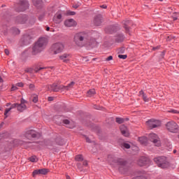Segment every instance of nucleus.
<instances>
[{
	"label": "nucleus",
	"instance_id": "nucleus-1",
	"mask_svg": "<svg viewBox=\"0 0 179 179\" xmlns=\"http://www.w3.org/2000/svg\"><path fill=\"white\" fill-rule=\"evenodd\" d=\"M73 41L78 47H83L90 43V36L87 32H78L74 35Z\"/></svg>",
	"mask_w": 179,
	"mask_h": 179
},
{
	"label": "nucleus",
	"instance_id": "nucleus-2",
	"mask_svg": "<svg viewBox=\"0 0 179 179\" xmlns=\"http://www.w3.org/2000/svg\"><path fill=\"white\" fill-rule=\"evenodd\" d=\"M48 43V40L46 38H40L32 48V55H37V54H40V52L45 48Z\"/></svg>",
	"mask_w": 179,
	"mask_h": 179
},
{
	"label": "nucleus",
	"instance_id": "nucleus-3",
	"mask_svg": "<svg viewBox=\"0 0 179 179\" xmlns=\"http://www.w3.org/2000/svg\"><path fill=\"white\" fill-rule=\"evenodd\" d=\"M154 160L158 167H160L161 169H167V167L170 166V163H169L166 157H159L157 158H155Z\"/></svg>",
	"mask_w": 179,
	"mask_h": 179
},
{
	"label": "nucleus",
	"instance_id": "nucleus-4",
	"mask_svg": "<svg viewBox=\"0 0 179 179\" xmlns=\"http://www.w3.org/2000/svg\"><path fill=\"white\" fill-rule=\"evenodd\" d=\"M51 50L52 52L55 55L60 54V52H62V51L65 50V45H64V43L60 42L56 43L52 45Z\"/></svg>",
	"mask_w": 179,
	"mask_h": 179
},
{
	"label": "nucleus",
	"instance_id": "nucleus-5",
	"mask_svg": "<svg viewBox=\"0 0 179 179\" xmlns=\"http://www.w3.org/2000/svg\"><path fill=\"white\" fill-rule=\"evenodd\" d=\"M166 128L169 132H172V134H176V132H178V124L173 120L168 122L166 124Z\"/></svg>",
	"mask_w": 179,
	"mask_h": 179
},
{
	"label": "nucleus",
	"instance_id": "nucleus-6",
	"mask_svg": "<svg viewBox=\"0 0 179 179\" xmlns=\"http://www.w3.org/2000/svg\"><path fill=\"white\" fill-rule=\"evenodd\" d=\"M146 125L149 129H153V128H158L162 125V122L157 120L151 119L146 122Z\"/></svg>",
	"mask_w": 179,
	"mask_h": 179
},
{
	"label": "nucleus",
	"instance_id": "nucleus-7",
	"mask_svg": "<svg viewBox=\"0 0 179 179\" xmlns=\"http://www.w3.org/2000/svg\"><path fill=\"white\" fill-rule=\"evenodd\" d=\"M26 103H27L24 99H21V103H17V110L20 111V113H23L24 110L27 109V106H26Z\"/></svg>",
	"mask_w": 179,
	"mask_h": 179
},
{
	"label": "nucleus",
	"instance_id": "nucleus-8",
	"mask_svg": "<svg viewBox=\"0 0 179 179\" xmlns=\"http://www.w3.org/2000/svg\"><path fill=\"white\" fill-rule=\"evenodd\" d=\"M149 139L151 141V142H153L155 143V146H160V140L159 139V137L156 134H150L149 135Z\"/></svg>",
	"mask_w": 179,
	"mask_h": 179
},
{
	"label": "nucleus",
	"instance_id": "nucleus-9",
	"mask_svg": "<svg viewBox=\"0 0 179 179\" xmlns=\"http://www.w3.org/2000/svg\"><path fill=\"white\" fill-rule=\"evenodd\" d=\"M24 136L27 138V139H31L32 138H36L37 136V132L36 131L31 129L28 130L24 134Z\"/></svg>",
	"mask_w": 179,
	"mask_h": 179
},
{
	"label": "nucleus",
	"instance_id": "nucleus-10",
	"mask_svg": "<svg viewBox=\"0 0 179 179\" xmlns=\"http://www.w3.org/2000/svg\"><path fill=\"white\" fill-rule=\"evenodd\" d=\"M48 89L50 92H59V90H62V85L57 86V84L54 83L48 85Z\"/></svg>",
	"mask_w": 179,
	"mask_h": 179
},
{
	"label": "nucleus",
	"instance_id": "nucleus-11",
	"mask_svg": "<svg viewBox=\"0 0 179 179\" xmlns=\"http://www.w3.org/2000/svg\"><path fill=\"white\" fill-rule=\"evenodd\" d=\"M149 162H150L149 158L146 157H141L138 161V166H143L149 164Z\"/></svg>",
	"mask_w": 179,
	"mask_h": 179
},
{
	"label": "nucleus",
	"instance_id": "nucleus-12",
	"mask_svg": "<svg viewBox=\"0 0 179 179\" xmlns=\"http://www.w3.org/2000/svg\"><path fill=\"white\" fill-rule=\"evenodd\" d=\"M59 59H61V61H63L66 64H68V62H69L71 59V54L64 53L63 55H61L59 56Z\"/></svg>",
	"mask_w": 179,
	"mask_h": 179
},
{
	"label": "nucleus",
	"instance_id": "nucleus-13",
	"mask_svg": "<svg viewBox=\"0 0 179 179\" xmlns=\"http://www.w3.org/2000/svg\"><path fill=\"white\" fill-rule=\"evenodd\" d=\"M53 22L59 24L62 22V15L60 13H57L53 17Z\"/></svg>",
	"mask_w": 179,
	"mask_h": 179
},
{
	"label": "nucleus",
	"instance_id": "nucleus-14",
	"mask_svg": "<svg viewBox=\"0 0 179 179\" xmlns=\"http://www.w3.org/2000/svg\"><path fill=\"white\" fill-rule=\"evenodd\" d=\"M64 25L66 27H73V26H76V22L73 19H69L64 21Z\"/></svg>",
	"mask_w": 179,
	"mask_h": 179
},
{
	"label": "nucleus",
	"instance_id": "nucleus-15",
	"mask_svg": "<svg viewBox=\"0 0 179 179\" xmlns=\"http://www.w3.org/2000/svg\"><path fill=\"white\" fill-rule=\"evenodd\" d=\"M120 131L124 136H129V131H128V128L127 127V126L124 124L121 125Z\"/></svg>",
	"mask_w": 179,
	"mask_h": 179
},
{
	"label": "nucleus",
	"instance_id": "nucleus-16",
	"mask_svg": "<svg viewBox=\"0 0 179 179\" xmlns=\"http://www.w3.org/2000/svg\"><path fill=\"white\" fill-rule=\"evenodd\" d=\"M95 26H100L103 23V17L100 15H96L94 19Z\"/></svg>",
	"mask_w": 179,
	"mask_h": 179
},
{
	"label": "nucleus",
	"instance_id": "nucleus-17",
	"mask_svg": "<svg viewBox=\"0 0 179 179\" xmlns=\"http://www.w3.org/2000/svg\"><path fill=\"white\" fill-rule=\"evenodd\" d=\"M27 22V15H20L17 17V22L23 24Z\"/></svg>",
	"mask_w": 179,
	"mask_h": 179
},
{
	"label": "nucleus",
	"instance_id": "nucleus-18",
	"mask_svg": "<svg viewBox=\"0 0 179 179\" xmlns=\"http://www.w3.org/2000/svg\"><path fill=\"white\" fill-rule=\"evenodd\" d=\"M113 163H116L117 166H125L127 162H125L122 159L116 158L113 160Z\"/></svg>",
	"mask_w": 179,
	"mask_h": 179
},
{
	"label": "nucleus",
	"instance_id": "nucleus-19",
	"mask_svg": "<svg viewBox=\"0 0 179 179\" xmlns=\"http://www.w3.org/2000/svg\"><path fill=\"white\" fill-rule=\"evenodd\" d=\"M13 108H17V103H13L9 108H6L4 112V115L6 117H8V113L10 111V110H13Z\"/></svg>",
	"mask_w": 179,
	"mask_h": 179
},
{
	"label": "nucleus",
	"instance_id": "nucleus-20",
	"mask_svg": "<svg viewBox=\"0 0 179 179\" xmlns=\"http://www.w3.org/2000/svg\"><path fill=\"white\" fill-rule=\"evenodd\" d=\"M20 6L22 8L21 11L26 10V8H29V2L26 0L22 1L20 2Z\"/></svg>",
	"mask_w": 179,
	"mask_h": 179
},
{
	"label": "nucleus",
	"instance_id": "nucleus-21",
	"mask_svg": "<svg viewBox=\"0 0 179 179\" xmlns=\"http://www.w3.org/2000/svg\"><path fill=\"white\" fill-rule=\"evenodd\" d=\"M75 86V82H71V84H69L67 86L62 85V90H71L72 87Z\"/></svg>",
	"mask_w": 179,
	"mask_h": 179
},
{
	"label": "nucleus",
	"instance_id": "nucleus-22",
	"mask_svg": "<svg viewBox=\"0 0 179 179\" xmlns=\"http://www.w3.org/2000/svg\"><path fill=\"white\" fill-rule=\"evenodd\" d=\"M138 142H140L141 145H146V143H148V138H146L145 136L139 137Z\"/></svg>",
	"mask_w": 179,
	"mask_h": 179
},
{
	"label": "nucleus",
	"instance_id": "nucleus-23",
	"mask_svg": "<svg viewBox=\"0 0 179 179\" xmlns=\"http://www.w3.org/2000/svg\"><path fill=\"white\" fill-rule=\"evenodd\" d=\"M139 96H141L143 98V100H144L145 101H149V98L146 96V94H145V92H143V91L141 90L139 92Z\"/></svg>",
	"mask_w": 179,
	"mask_h": 179
},
{
	"label": "nucleus",
	"instance_id": "nucleus-24",
	"mask_svg": "<svg viewBox=\"0 0 179 179\" xmlns=\"http://www.w3.org/2000/svg\"><path fill=\"white\" fill-rule=\"evenodd\" d=\"M95 94L96 90H94V89L90 90L87 93V97H93Z\"/></svg>",
	"mask_w": 179,
	"mask_h": 179
},
{
	"label": "nucleus",
	"instance_id": "nucleus-25",
	"mask_svg": "<svg viewBox=\"0 0 179 179\" xmlns=\"http://www.w3.org/2000/svg\"><path fill=\"white\" fill-rule=\"evenodd\" d=\"M129 23H131V22L129 20L124 21L123 22V24H124V29H125L126 31H129Z\"/></svg>",
	"mask_w": 179,
	"mask_h": 179
},
{
	"label": "nucleus",
	"instance_id": "nucleus-26",
	"mask_svg": "<svg viewBox=\"0 0 179 179\" xmlns=\"http://www.w3.org/2000/svg\"><path fill=\"white\" fill-rule=\"evenodd\" d=\"M35 6H40L41 5V0H32Z\"/></svg>",
	"mask_w": 179,
	"mask_h": 179
},
{
	"label": "nucleus",
	"instance_id": "nucleus-27",
	"mask_svg": "<svg viewBox=\"0 0 179 179\" xmlns=\"http://www.w3.org/2000/svg\"><path fill=\"white\" fill-rule=\"evenodd\" d=\"M32 101L34 103H37L38 101V96L37 94H33L31 96Z\"/></svg>",
	"mask_w": 179,
	"mask_h": 179
},
{
	"label": "nucleus",
	"instance_id": "nucleus-28",
	"mask_svg": "<svg viewBox=\"0 0 179 179\" xmlns=\"http://www.w3.org/2000/svg\"><path fill=\"white\" fill-rule=\"evenodd\" d=\"M40 174H41L40 169H36V170L34 171L32 173L33 177H36V176H38Z\"/></svg>",
	"mask_w": 179,
	"mask_h": 179
},
{
	"label": "nucleus",
	"instance_id": "nucleus-29",
	"mask_svg": "<svg viewBox=\"0 0 179 179\" xmlns=\"http://www.w3.org/2000/svg\"><path fill=\"white\" fill-rule=\"evenodd\" d=\"M124 121H125V119L124 118L116 117V122H117V124H122V122H124Z\"/></svg>",
	"mask_w": 179,
	"mask_h": 179
},
{
	"label": "nucleus",
	"instance_id": "nucleus-30",
	"mask_svg": "<svg viewBox=\"0 0 179 179\" xmlns=\"http://www.w3.org/2000/svg\"><path fill=\"white\" fill-rule=\"evenodd\" d=\"M76 160L77 162H82L83 160V156H82L81 155H78L76 157Z\"/></svg>",
	"mask_w": 179,
	"mask_h": 179
},
{
	"label": "nucleus",
	"instance_id": "nucleus-31",
	"mask_svg": "<svg viewBox=\"0 0 179 179\" xmlns=\"http://www.w3.org/2000/svg\"><path fill=\"white\" fill-rule=\"evenodd\" d=\"M41 171V174H43V176H45V174H47V173H48V169H39Z\"/></svg>",
	"mask_w": 179,
	"mask_h": 179
},
{
	"label": "nucleus",
	"instance_id": "nucleus-32",
	"mask_svg": "<svg viewBox=\"0 0 179 179\" xmlns=\"http://www.w3.org/2000/svg\"><path fill=\"white\" fill-rule=\"evenodd\" d=\"M123 40H124V36L122 35H119L116 38V41H117V43H120V41H122Z\"/></svg>",
	"mask_w": 179,
	"mask_h": 179
},
{
	"label": "nucleus",
	"instance_id": "nucleus-33",
	"mask_svg": "<svg viewBox=\"0 0 179 179\" xmlns=\"http://www.w3.org/2000/svg\"><path fill=\"white\" fill-rule=\"evenodd\" d=\"M29 160L31 162V163H36L37 162V157L32 156L29 157Z\"/></svg>",
	"mask_w": 179,
	"mask_h": 179
},
{
	"label": "nucleus",
	"instance_id": "nucleus-34",
	"mask_svg": "<svg viewBox=\"0 0 179 179\" xmlns=\"http://www.w3.org/2000/svg\"><path fill=\"white\" fill-rule=\"evenodd\" d=\"M168 113H171L172 114H179V111L176 109H170Z\"/></svg>",
	"mask_w": 179,
	"mask_h": 179
},
{
	"label": "nucleus",
	"instance_id": "nucleus-35",
	"mask_svg": "<svg viewBox=\"0 0 179 179\" xmlns=\"http://www.w3.org/2000/svg\"><path fill=\"white\" fill-rule=\"evenodd\" d=\"M24 71L27 73H33V69H31V68H27V69H25Z\"/></svg>",
	"mask_w": 179,
	"mask_h": 179
},
{
	"label": "nucleus",
	"instance_id": "nucleus-36",
	"mask_svg": "<svg viewBox=\"0 0 179 179\" xmlns=\"http://www.w3.org/2000/svg\"><path fill=\"white\" fill-rule=\"evenodd\" d=\"M122 148H124L125 149H129L131 148V145L128 143H123Z\"/></svg>",
	"mask_w": 179,
	"mask_h": 179
},
{
	"label": "nucleus",
	"instance_id": "nucleus-37",
	"mask_svg": "<svg viewBox=\"0 0 179 179\" xmlns=\"http://www.w3.org/2000/svg\"><path fill=\"white\" fill-rule=\"evenodd\" d=\"M118 58H120V59H127V55H119Z\"/></svg>",
	"mask_w": 179,
	"mask_h": 179
},
{
	"label": "nucleus",
	"instance_id": "nucleus-38",
	"mask_svg": "<svg viewBox=\"0 0 179 179\" xmlns=\"http://www.w3.org/2000/svg\"><path fill=\"white\" fill-rule=\"evenodd\" d=\"M64 124H65L66 125H69V124H71V122H69V120H63Z\"/></svg>",
	"mask_w": 179,
	"mask_h": 179
},
{
	"label": "nucleus",
	"instance_id": "nucleus-39",
	"mask_svg": "<svg viewBox=\"0 0 179 179\" xmlns=\"http://www.w3.org/2000/svg\"><path fill=\"white\" fill-rule=\"evenodd\" d=\"M16 86H18V87H23V84L22 83H18L16 84Z\"/></svg>",
	"mask_w": 179,
	"mask_h": 179
},
{
	"label": "nucleus",
	"instance_id": "nucleus-40",
	"mask_svg": "<svg viewBox=\"0 0 179 179\" xmlns=\"http://www.w3.org/2000/svg\"><path fill=\"white\" fill-rule=\"evenodd\" d=\"M85 138L86 142H87L88 143H92V141H90L87 136H85Z\"/></svg>",
	"mask_w": 179,
	"mask_h": 179
},
{
	"label": "nucleus",
	"instance_id": "nucleus-41",
	"mask_svg": "<svg viewBox=\"0 0 179 179\" xmlns=\"http://www.w3.org/2000/svg\"><path fill=\"white\" fill-rule=\"evenodd\" d=\"M34 23H36V20L34 18V19L31 20L29 24H34Z\"/></svg>",
	"mask_w": 179,
	"mask_h": 179
},
{
	"label": "nucleus",
	"instance_id": "nucleus-42",
	"mask_svg": "<svg viewBox=\"0 0 179 179\" xmlns=\"http://www.w3.org/2000/svg\"><path fill=\"white\" fill-rule=\"evenodd\" d=\"M11 90L12 91L17 90V87L16 85H13V87L11 88Z\"/></svg>",
	"mask_w": 179,
	"mask_h": 179
},
{
	"label": "nucleus",
	"instance_id": "nucleus-43",
	"mask_svg": "<svg viewBox=\"0 0 179 179\" xmlns=\"http://www.w3.org/2000/svg\"><path fill=\"white\" fill-rule=\"evenodd\" d=\"M172 38H173V37H171V36H167L166 41H171Z\"/></svg>",
	"mask_w": 179,
	"mask_h": 179
},
{
	"label": "nucleus",
	"instance_id": "nucleus-44",
	"mask_svg": "<svg viewBox=\"0 0 179 179\" xmlns=\"http://www.w3.org/2000/svg\"><path fill=\"white\" fill-rule=\"evenodd\" d=\"M41 69H44V68L40 67L39 69H35L34 71H35L36 73H37V72H38V71H41Z\"/></svg>",
	"mask_w": 179,
	"mask_h": 179
},
{
	"label": "nucleus",
	"instance_id": "nucleus-45",
	"mask_svg": "<svg viewBox=\"0 0 179 179\" xmlns=\"http://www.w3.org/2000/svg\"><path fill=\"white\" fill-rule=\"evenodd\" d=\"M75 14H76V13H75V12H73V11H70V12L69 13V15H71V16H73Z\"/></svg>",
	"mask_w": 179,
	"mask_h": 179
},
{
	"label": "nucleus",
	"instance_id": "nucleus-46",
	"mask_svg": "<svg viewBox=\"0 0 179 179\" xmlns=\"http://www.w3.org/2000/svg\"><path fill=\"white\" fill-rule=\"evenodd\" d=\"M4 52H5V54H6V55H9V50H8V49H6V50H4Z\"/></svg>",
	"mask_w": 179,
	"mask_h": 179
},
{
	"label": "nucleus",
	"instance_id": "nucleus-47",
	"mask_svg": "<svg viewBox=\"0 0 179 179\" xmlns=\"http://www.w3.org/2000/svg\"><path fill=\"white\" fill-rule=\"evenodd\" d=\"M113 59V56H109L107 59L106 61H111Z\"/></svg>",
	"mask_w": 179,
	"mask_h": 179
},
{
	"label": "nucleus",
	"instance_id": "nucleus-48",
	"mask_svg": "<svg viewBox=\"0 0 179 179\" xmlns=\"http://www.w3.org/2000/svg\"><path fill=\"white\" fill-rule=\"evenodd\" d=\"M48 100V101H52V100H54V98L52 96H49Z\"/></svg>",
	"mask_w": 179,
	"mask_h": 179
},
{
	"label": "nucleus",
	"instance_id": "nucleus-49",
	"mask_svg": "<svg viewBox=\"0 0 179 179\" xmlns=\"http://www.w3.org/2000/svg\"><path fill=\"white\" fill-rule=\"evenodd\" d=\"M100 8H102L103 9H107V6L106 5H102L100 6Z\"/></svg>",
	"mask_w": 179,
	"mask_h": 179
},
{
	"label": "nucleus",
	"instance_id": "nucleus-50",
	"mask_svg": "<svg viewBox=\"0 0 179 179\" xmlns=\"http://www.w3.org/2000/svg\"><path fill=\"white\" fill-rule=\"evenodd\" d=\"M19 33H20V31H19V29H15V34H19Z\"/></svg>",
	"mask_w": 179,
	"mask_h": 179
},
{
	"label": "nucleus",
	"instance_id": "nucleus-51",
	"mask_svg": "<svg viewBox=\"0 0 179 179\" xmlns=\"http://www.w3.org/2000/svg\"><path fill=\"white\" fill-rule=\"evenodd\" d=\"M34 87V85L33 84L29 85V88L33 89Z\"/></svg>",
	"mask_w": 179,
	"mask_h": 179
},
{
	"label": "nucleus",
	"instance_id": "nucleus-52",
	"mask_svg": "<svg viewBox=\"0 0 179 179\" xmlns=\"http://www.w3.org/2000/svg\"><path fill=\"white\" fill-rule=\"evenodd\" d=\"M73 8H75V9H78V8H79V6L78 5L73 6Z\"/></svg>",
	"mask_w": 179,
	"mask_h": 179
},
{
	"label": "nucleus",
	"instance_id": "nucleus-53",
	"mask_svg": "<svg viewBox=\"0 0 179 179\" xmlns=\"http://www.w3.org/2000/svg\"><path fill=\"white\" fill-rule=\"evenodd\" d=\"M83 166H87V162L86 161L83 162Z\"/></svg>",
	"mask_w": 179,
	"mask_h": 179
},
{
	"label": "nucleus",
	"instance_id": "nucleus-54",
	"mask_svg": "<svg viewBox=\"0 0 179 179\" xmlns=\"http://www.w3.org/2000/svg\"><path fill=\"white\" fill-rule=\"evenodd\" d=\"M46 31H50V27H46Z\"/></svg>",
	"mask_w": 179,
	"mask_h": 179
},
{
	"label": "nucleus",
	"instance_id": "nucleus-55",
	"mask_svg": "<svg viewBox=\"0 0 179 179\" xmlns=\"http://www.w3.org/2000/svg\"><path fill=\"white\" fill-rule=\"evenodd\" d=\"M0 82L1 83H2L3 82V80L2 79V78L0 76Z\"/></svg>",
	"mask_w": 179,
	"mask_h": 179
},
{
	"label": "nucleus",
	"instance_id": "nucleus-56",
	"mask_svg": "<svg viewBox=\"0 0 179 179\" xmlns=\"http://www.w3.org/2000/svg\"><path fill=\"white\" fill-rule=\"evenodd\" d=\"M66 179H71V177L69 176H66Z\"/></svg>",
	"mask_w": 179,
	"mask_h": 179
},
{
	"label": "nucleus",
	"instance_id": "nucleus-57",
	"mask_svg": "<svg viewBox=\"0 0 179 179\" xmlns=\"http://www.w3.org/2000/svg\"><path fill=\"white\" fill-rule=\"evenodd\" d=\"M177 17H173V20H177Z\"/></svg>",
	"mask_w": 179,
	"mask_h": 179
},
{
	"label": "nucleus",
	"instance_id": "nucleus-58",
	"mask_svg": "<svg viewBox=\"0 0 179 179\" xmlns=\"http://www.w3.org/2000/svg\"><path fill=\"white\" fill-rule=\"evenodd\" d=\"M173 153H177V150H174Z\"/></svg>",
	"mask_w": 179,
	"mask_h": 179
},
{
	"label": "nucleus",
	"instance_id": "nucleus-59",
	"mask_svg": "<svg viewBox=\"0 0 179 179\" xmlns=\"http://www.w3.org/2000/svg\"><path fill=\"white\" fill-rule=\"evenodd\" d=\"M7 107H9V106H10V103H7Z\"/></svg>",
	"mask_w": 179,
	"mask_h": 179
},
{
	"label": "nucleus",
	"instance_id": "nucleus-60",
	"mask_svg": "<svg viewBox=\"0 0 179 179\" xmlns=\"http://www.w3.org/2000/svg\"><path fill=\"white\" fill-rule=\"evenodd\" d=\"M157 48H154L153 50H156Z\"/></svg>",
	"mask_w": 179,
	"mask_h": 179
},
{
	"label": "nucleus",
	"instance_id": "nucleus-61",
	"mask_svg": "<svg viewBox=\"0 0 179 179\" xmlns=\"http://www.w3.org/2000/svg\"><path fill=\"white\" fill-rule=\"evenodd\" d=\"M2 124H3V123H1V126H0L1 127H2Z\"/></svg>",
	"mask_w": 179,
	"mask_h": 179
},
{
	"label": "nucleus",
	"instance_id": "nucleus-62",
	"mask_svg": "<svg viewBox=\"0 0 179 179\" xmlns=\"http://www.w3.org/2000/svg\"><path fill=\"white\" fill-rule=\"evenodd\" d=\"M68 128H72V127H68Z\"/></svg>",
	"mask_w": 179,
	"mask_h": 179
},
{
	"label": "nucleus",
	"instance_id": "nucleus-63",
	"mask_svg": "<svg viewBox=\"0 0 179 179\" xmlns=\"http://www.w3.org/2000/svg\"><path fill=\"white\" fill-rule=\"evenodd\" d=\"M0 128H1V126H0Z\"/></svg>",
	"mask_w": 179,
	"mask_h": 179
}]
</instances>
